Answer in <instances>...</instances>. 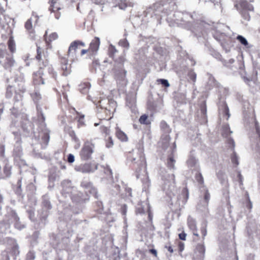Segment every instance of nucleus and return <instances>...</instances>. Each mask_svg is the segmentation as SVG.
I'll return each instance as SVG.
<instances>
[{
  "label": "nucleus",
  "instance_id": "nucleus-38",
  "mask_svg": "<svg viewBox=\"0 0 260 260\" xmlns=\"http://www.w3.org/2000/svg\"><path fill=\"white\" fill-rule=\"evenodd\" d=\"M177 101L181 104H186L187 99L186 98V94L185 93H181L177 97Z\"/></svg>",
  "mask_w": 260,
  "mask_h": 260
},
{
  "label": "nucleus",
  "instance_id": "nucleus-53",
  "mask_svg": "<svg viewBox=\"0 0 260 260\" xmlns=\"http://www.w3.org/2000/svg\"><path fill=\"white\" fill-rule=\"evenodd\" d=\"M210 199V194L208 189H206L204 193V199L207 205H208Z\"/></svg>",
  "mask_w": 260,
  "mask_h": 260
},
{
  "label": "nucleus",
  "instance_id": "nucleus-3",
  "mask_svg": "<svg viewBox=\"0 0 260 260\" xmlns=\"http://www.w3.org/2000/svg\"><path fill=\"white\" fill-rule=\"evenodd\" d=\"M52 208L48 196L46 194L42 197V209L39 212V222H37L34 224L36 229H40L44 228L47 223V219L50 212V210Z\"/></svg>",
  "mask_w": 260,
  "mask_h": 260
},
{
  "label": "nucleus",
  "instance_id": "nucleus-12",
  "mask_svg": "<svg viewBox=\"0 0 260 260\" xmlns=\"http://www.w3.org/2000/svg\"><path fill=\"white\" fill-rule=\"evenodd\" d=\"M99 104L100 107L102 108L108 112H110L111 114L113 115L116 107V103L115 101L106 98L101 100Z\"/></svg>",
  "mask_w": 260,
  "mask_h": 260
},
{
  "label": "nucleus",
  "instance_id": "nucleus-35",
  "mask_svg": "<svg viewBox=\"0 0 260 260\" xmlns=\"http://www.w3.org/2000/svg\"><path fill=\"white\" fill-rule=\"evenodd\" d=\"M15 193L21 198L23 199L24 197V194L22 193V190L21 188V179H19L17 183V187L15 189Z\"/></svg>",
  "mask_w": 260,
  "mask_h": 260
},
{
  "label": "nucleus",
  "instance_id": "nucleus-59",
  "mask_svg": "<svg viewBox=\"0 0 260 260\" xmlns=\"http://www.w3.org/2000/svg\"><path fill=\"white\" fill-rule=\"evenodd\" d=\"M231 161L232 163L235 165L236 166L239 164L238 159L235 152H234L231 156Z\"/></svg>",
  "mask_w": 260,
  "mask_h": 260
},
{
  "label": "nucleus",
  "instance_id": "nucleus-34",
  "mask_svg": "<svg viewBox=\"0 0 260 260\" xmlns=\"http://www.w3.org/2000/svg\"><path fill=\"white\" fill-rule=\"evenodd\" d=\"M51 238H52L54 240L53 244L56 245H58L61 241H63L64 238L62 235L60 233L57 235L52 234L51 236Z\"/></svg>",
  "mask_w": 260,
  "mask_h": 260
},
{
  "label": "nucleus",
  "instance_id": "nucleus-43",
  "mask_svg": "<svg viewBox=\"0 0 260 260\" xmlns=\"http://www.w3.org/2000/svg\"><path fill=\"white\" fill-rule=\"evenodd\" d=\"M106 146L107 148H111L114 145L113 140L111 137L108 136L107 138L105 139Z\"/></svg>",
  "mask_w": 260,
  "mask_h": 260
},
{
  "label": "nucleus",
  "instance_id": "nucleus-49",
  "mask_svg": "<svg viewBox=\"0 0 260 260\" xmlns=\"http://www.w3.org/2000/svg\"><path fill=\"white\" fill-rule=\"evenodd\" d=\"M237 40H238L241 44L245 46H247L248 44V42L246 39L242 36L238 35L237 37Z\"/></svg>",
  "mask_w": 260,
  "mask_h": 260
},
{
  "label": "nucleus",
  "instance_id": "nucleus-36",
  "mask_svg": "<svg viewBox=\"0 0 260 260\" xmlns=\"http://www.w3.org/2000/svg\"><path fill=\"white\" fill-rule=\"evenodd\" d=\"M139 121L141 124L150 125L151 124V121L148 118V116L145 114L140 116Z\"/></svg>",
  "mask_w": 260,
  "mask_h": 260
},
{
  "label": "nucleus",
  "instance_id": "nucleus-6",
  "mask_svg": "<svg viewBox=\"0 0 260 260\" xmlns=\"http://www.w3.org/2000/svg\"><path fill=\"white\" fill-rule=\"evenodd\" d=\"M175 178L174 174H167L162 178V189L168 196L174 195V191L176 190Z\"/></svg>",
  "mask_w": 260,
  "mask_h": 260
},
{
  "label": "nucleus",
  "instance_id": "nucleus-61",
  "mask_svg": "<svg viewBox=\"0 0 260 260\" xmlns=\"http://www.w3.org/2000/svg\"><path fill=\"white\" fill-rule=\"evenodd\" d=\"M8 46L10 50L12 53L14 51V42L13 40L10 39L8 41Z\"/></svg>",
  "mask_w": 260,
  "mask_h": 260
},
{
  "label": "nucleus",
  "instance_id": "nucleus-52",
  "mask_svg": "<svg viewBox=\"0 0 260 260\" xmlns=\"http://www.w3.org/2000/svg\"><path fill=\"white\" fill-rule=\"evenodd\" d=\"M119 45L123 48H128L129 47V43L125 39L120 40Z\"/></svg>",
  "mask_w": 260,
  "mask_h": 260
},
{
  "label": "nucleus",
  "instance_id": "nucleus-46",
  "mask_svg": "<svg viewBox=\"0 0 260 260\" xmlns=\"http://www.w3.org/2000/svg\"><path fill=\"white\" fill-rule=\"evenodd\" d=\"M187 75L189 79L193 82H196L197 75L193 70H190L188 72Z\"/></svg>",
  "mask_w": 260,
  "mask_h": 260
},
{
  "label": "nucleus",
  "instance_id": "nucleus-41",
  "mask_svg": "<svg viewBox=\"0 0 260 260\" xmlns=\"http://www.w3.org/2000/svg\"><path fill=\"white\" fill-rule=\"evenodd\" d=\"M222 111L223 115L224 116H226L227 117L226 120H228L229 117H230V114L229 107L226 104H224V105L223 106Z\"/></svg>",
  "mask_w": 260,
  "mask_h": 260
},
{
  "label": "nucleus",
  "instance_id": "nucleus-7",
  "mask_svg": "<svg viewBox=\"0 0 260 260\" xmlns=\"http://www.w3.org/2000/svg\"><path fill=\"white\" fill-rule=\"evenodd\" d=\"M5 216L9 226L11 224L14 223L15 228L18 230H20L25 228V225L21 223L16 211L11 208L7 209V214Z\"/></svg>",
  "mask_w": 260,
  "mask_h": 260
},
{
  "label": "nucleus",
  "instance_id": "nucleus-5",
  "mask_svg": "<svg viewBox=\"0 0 260 260\" xmlns=\"http://www.w3.org/2000/svg\"><path fill=\"white\" fill-rule=\"evenodd\" d=\"M66 193L69 194L72 201L76 203L82 204L89 200V195L77 191L71 181L66 180Z\"/></svg>",
  "mask_w": 260,
  "mask_h": 260
},
{
  "label": "nucleus",
  "instance_id": "nucleus-45",
  "mask_svg": "<svg viewBox=\"0 0 260 260\" xmlns=\"http://www.w3.org/2000/svg\"><path fill=\"white\" fill-rule=\"evenodd\" d=\"M31 97L35 103H37L41 99V94L37 91L31 94Z\"/></svg>",
  "mask_w": 260,
  "mask_h": 260
},
{
  "label": "nucleus",
  "instance_id": "nucleus-40",
  "mask_svg": "<svg viewBox=\"0 0 260 260\" xmlns=\"http://www.w3.org/2000/svg\"><path fill=\"white\" fill-rule=\"evenodd\" d=\"M103 168L104 173L105 174L106 178H112L113 173L111 169L108 166L104 167Z\"/></svg>",
  "mask_w": 260,
  "mask_h": 260
},
{
  "label": "nucleus",
  "instance_id": "nucleus-39",
  "mask_svg": "<svg viewBox=\"0 0 260 260\" xmlns=\"http://www.w3.org/2000/svg\"><path fill=\"white\" fill-rule=\"evenodd\" d=\"M80 90L82 92H85L87 91L90 87V84L89 82H84L83 83H82L80 85Z\"/></svg>",
  "mask_w": 260,
  "mask_h": 260
},
{
  "label": "nucleus",
  "instance_id": "nucleus-4",
  "mask_svg": "<svg viewBox=\"0 0 260 260\" xmlns=\"http://www.w3.org/2000/svg\"><path fill=\"white\" fill-rule=\"evenodd\" d=\"M253 0H235L234 1V7L238 11L242 17L246 21H249L250 16L249 12L254 11V7L251 4Z\"/></svg>",
  "mask_w": 260,
  "mask_h": 260
},
{
  "label": "nucleus",
  "instance_id": "nucleus-50",
  "mask_svg": "<svg viewBox=\"0 0 260 260\" xmlns=\"http://www.w3.org/2000/svg\"><path fill=\"white\" fill-rule=\"evenodd\" d=\"M157 82L159 84L160 83L162 85L165 87H168L170 86V84L168 81L166 79H158L156 80Z\"/></svg>",
  "mask_w": 260,
  "mask_h": 260
},
{
  "label": "nucleus",
  "instance_id": "nucleus-18",
  "mask_svg": "<svg viewBox=\"0 0 260 260\" xmlns=\"http://www.w3.org/2000/svg\"><path fill=\"white\" fill-rule=\"evenodd\" d=\"M32 123L27 119H24L21 122V128L23 130V135L29 136L32 129Z\"/></svg>",
  "mask_w": 260,
  "mask_h": 260
},
{
  "label": "nucleus",
  "instance_id": "nucleus-57",
  "mask_svg": "<svg viewBox=\"0 0 260 260\" xmlns=\"http://www.w3.org/2000/svg\"><path fill=\"white\" fill-rule=\"evenodd\" d=\"M100 129L102 134H105L106 136H109L110 134V129L108 127L105 126H102L100 127Z\"/></svg>",
  "mask_w": 260,
  "mask_h": 260
},
{
  "label": "nucleus",
  "instance_id": "nucleus-29",
  "mask_svg": "<svg viewBox=\"0 0 260 260\" xmlns=\"http://www.w3.org/2000/svg\"><path fill=\"white\" fill-rule=\"evenodd\" d=\"M160 128L162 132V135H169L171 132V129L169 125L165 121H161L160 123Z\"/></svg>",
  "mask_w": 260,
  "mask_h": 260
},
{
  "label": "nucleus",
  "instance_id": "nucleus-25",
  "mask_svg": "<svg viewBox=\"0 0 260 260\" xmlns=\"http://www.w3.org/2000/svg\"><path fill=\"white\" fill-rule=\"evenodd\" d=\"M21 143V141L20 140H17L14 145V148L13 150V155L19 158H21L23 154Z\"/></svg>",
  "mask_w": 260,
  "mask_h": 260
},
{
  "label": "nucleus",
  "instance_id": "nucleus-11",
  "mask_svg": "<svg viewBox=\"0 0 260 260\" xmlns=\"http://www.w3.org/2000/svg\"><path fill=\"white\" fill-rule=\"evenodd\" d=\"M94 147V144L88 141L86 142L80 151L79 155L81 159L84 161L91 159Z\"/></svg>",
  "mask_w": 260,
  "mask_h": 260
},
{
  "label": "nucleus",
  "instance_id": "nucleus-33",
  "mask_svg": "<svg viewBox=\"0 0 260 260\" xmlns=\"http://www.w3.org/2000/svg\"><path fill=\"white\" fill-rule=\"evenodd\" d=\"M232 133V132L231 131L229 124H225L222 126L221 134L223 137H229Z\"/></svg>",
  "mask_w": 260,
  "mask_h": 260
},
{
  "label": "nucleus",
  "instance_id": "nucleus-19",
  "mask_svg": "<svg viewBox=\"0 0 260 260\" xmlns=\"http://www.w3.org/2000/svg\"><path fill=\"white\" fill-rule=\"evenodd\" d=\"M113 115L111 114L110 112H108L107 111L100 107L99 106L98 107L97 117L100 120H109L113 117Z\"/></svg>",
  "mask_w": 260,
  "mask_h": 260
},
{
  "label": "nucleus",
  "instance_id": "nucleus-55",
  "mask_svg": "<svg viewBox=\"0 0 260 260\" xmlns=\"http://www.w3.org/2000/svg\"><path fill=\"white\" fill-rule=\"evenodd\" d=\"M27 213L28 215L29 218L34 221L35 220V211L33 209H30L27 210Z\"/></svg>",
  "mask_w": 260,
  "mask_h": 260
},
{
  "label": "nucleus",
  "instance_id": "nucleus-28",
  "mask_svg": "<svg viewBox=\"0 0 260 260\" xmlns=\"http://www.w3.org/2000/svg\"><path fill=\"white\" fill-rule=\"evenodd\" d=\"M115 135L116 137L121 142H127L128 141V137L127 135L121 130V129L116 127L115 128Z\"/></svg>",
  "mask_w": 260,
  "mask_h": 260
},
{
  "label": "nucleus",
  "instance_id": "nucleus-56",
  "mask_svg": "<svg viewBox=\"0 0 260 260\" xmlns=\"http://www.w3.org/2000/svg\"><path fill=\"white\" fill-rule=\"evenodd\" d=\"M25 28L29 32H31V30H32V23L30 19L27 20V21L25 22Z\"/></svg>",
  "mask_w": 260,
  "mask_h": 260
},
{
  "label": "nucleus",
  "instance_id": "nucleus-64",
  "mask_svg": "<svg viewBox=\"0 0 260 260\" xmlns=\"http://www.w3.org/2000/svg\"><path fill=\"white\" fill-rule=\"evenodd\" d=\"M254 126L256 134H260V126L257 121L254 122Z\"/></svg>",
  "mask_w": 260,
  "mask_h": 260
},
{
  "label": "nucleus",
  "instance_id": "nucleus-10",
  "mask_svg": "<svg viewBox=\"0 0 260 260\" xmlns=\"http://www.w3.org/2000/svg\"><path fill=\"white\" fill-rule=\"evenodd\" d=\"M85 46V43L80 40H75L72 42L70 44L68 50V59L72 62L77 59V49Z\"/></svg>",
  "mask_w": 260,
  "mask_h": 260
},
{
  "label": "nucleus",
  "instance_id": "nucleus-63",
  "mask_svg": "<svg viewBox=\"0 0 260 260\" xmlns=\"http://www.w3.org/2000/svg\"><path fill=\"white\" fill-rule=\"evenodd\" d=\"M136 214H143L145 213L144 208L142 207H139L136 210Z\"/></svg>",
  "mask_w": 260,
  "mask_h": 260
},
{
  "label": "nucleus",
  "instance_id": "nucleus-54",
  "mask_svg": "<svg viewBox=\"0 0 260 260\" xmlns=\"http://www.w3.org/2000/svg\"><path fill=\"white\" fill-rule=\"evenodd\" d=\"M197 251L201 254H204L205 251V246L202 244H199L196 247Z\"/></svg>",
  "mask_w": 260,
  "mask_h": 260
},
{
  "label": "nucleus",
  "instance_id": "nucleus-9",
  "mask_svg": "<svg viewBox=\"0 0 260 260\" xmlns=\"http://www.w3.org/2000/svg\"><path fill=\"white\" fill-rule=\"evenodd\" d=\"M15 63L12 54L8 53L6 50L0 49V63L5 69L10 71Z\"/></svg>",
  "mask_w": 260,
  "mask_h": 260
},
{
  "label": "nucleus",
  "instance_id": "nucleus-42",
  "mask_svg": "<svg viewBox=\"0 0 260 260\" xmlns=\"http://www.w3.org/2000/svg\"><path fill=\"white\" fill-rule=\"evenodd\" d=\"M11 166L8 164H6L4 168V173L6 175V177H9L11 174Z\"/></svg>",
  "mask_w": 260,
  "mask_h": 260
},
{
  "label": "nucleus",
  "instance_id": "nucleus-62",
  "mask_svg": "<svg viewBox=\"0 0 260 260\" xmlns=\"http://www.w3.org/2000/svg\"><path fill=\"white\" fill-rule=\"evenodd\" d=\"M165 248H166L170 253H173L174 252L173 248L170 242L168 243L165 246Z\"/></svg>",
  "mask_w": 260,
  "mask_h": 260
},
{
  "label": "nucleus",
  "instance_id": "nucleus-13",
  "mask_svg": "<svg viewBox=\"0 0 260 260\" xmlns=\"http://www.w3.org/2000/svg\"><path fill=\"white\" fill-rule=\"evenodd\" d=\"M117 52H118V50L114 46L110 45L109 46L108 50V54L109 56L112 58L115 63L121 64L123 67L126 60L125 58V55H121L118 57H116L115 54Z\"/></svg>",
  "mask_w": 260,
  "mask_h": 260
},
{
  "label": "nucleus",
  "instance_id": "nucleus-16",
  "mask_svg": "<svg viewBox=\"0 0 260 260\" xmlns=\"http://www.w3.org/2000/svg\"><path fill=\"white\" fill-rule=\"evenodd\" d=\"M126 71L123 69L115 70L114 78L118 84L126 85L127 80L126 79Z\"/></svg>",
  "mask_w": 260,
  "mask_h": 260
},
{
  "label": "nucleus",
  "instance_id": "nucleus-8",
  "mask_svg": "<svg viewBox=\"0 0 260 260\" xmlns=\"http://www.w3.org/2000/svg\"><path fill=\"white\" fill-rule=\"evenodd\" d=\"M69 111V115L66 117L69 123H72L76 120L78 122V127L84 125V115L76 110V109L72 107H69L68 108Z\"/></svg>",
  "mask_w": 260,
  "mask_h": 260
},
{
  "label": "nucleus",
  "instance_id": "nucleus-26",
  "mask_svg": "<svg viewBox=\"0 0 260 260\" xmlns=\"http://www.w3.org/2000/svg\"><path fill=\"white\" fill-rule=\"evenodd\" d=\"M189 198V191L187 187H184L181 191V193L178 198V201H181L183 205L186 204Z\"/></svg>",
  "mask_w": 260,
  "mask_h": 260
},
{
  "label": "nucleus",
  "instance_id": "nucleus-60",
  "mask_svg": "<svg viewBox=\"0 0 260 260\" xmlns=\"http://www.w3.org/2000/svg\"><path fill=\"white\" fill-rule=\"evenodd\" d=\"M178 251L180 254L182 253V252L184 249V243L181 241H178L177 243Z\"/></svg>",
  "mask_w": 260,
  "mask_h": 260
},
{
  "label": "nucleus",
  "instance_id": "nucleus-23",
  "mask_svg": "<svg viewBox=\"0 0 260 260\" xmlns=\"http://www.w3.org/2000/svg\"><path fill=\"white\" fill-rule=\"evenodd\" d=\"M100 45V40L98 37H95L90 42L89 49L92 54L96 53L99 50Z\"/></svg>",
  "mask_w": 260,
  "mask_h": 260
},
{
  "label": "nucleus",
  "instance_id": "nucleus-22",
  "mask_svg": "<svg viewBox=\"0 0 260 260\" xmlns=\"http://www.w3.org/2000/svg\"><path fill=\"white\" fill-rule=\"evenodd\" d=\"M15 84L13 86L15 88V90L20 92L22 93H24L25 90V87L24 85V82L21 78H15L14 79Z\"/></svg>",
  "mask_w": 260,
  "mask_h": 260
},
{
  "label": "nucleus",
  "instance_id": "nucleus-31",
  "mask_svg": "<svg viewBox=\"0 0 260 260\" xmlns=\"http://www.w3.org/2000/svg\"><path fill=\"white\" fill-rule=\"evenodd\" d=\"M51 2V4L49 8V10L52 12H55L54 8H56L57 11H59L61 9L60 7V0H50L49 2Z\"/></svg>",
  "mask_w": 260,
  "mask_h": 260
},
{
  "label": "nucleus",
  "instance_id": "nucleus-48",
  "mask_svg": "<svg viewBox=\"0 0 260 260\" xmlns=\"http://www.w3.org/2000/svg\"><path fill=\"white\" fill-rule=\"evenodd\" d=\"M36 257L35 252L30 250L26 254L25 260H34Z\"/></svg>",
  "mask_w": 260,
  "mask_h": 260
},
{
  "label": "nucleus",
  "instance_id": "nucleus-47",
  "mask_svg": "<svg viewBox=\"0 0 260 260\" xmlns=\"http://www.w3.org/2000/svg\"><path fill=\"white\" fill-rule=\"evenodd\" d=\"M12 253L14 255L17 256L19 254V246L17 244H15L12 248Z\"/></svg>",
  "mask_w": 260,
  "mask_h": 260
},
{
  "label": "nucleus",
  "instance_id": "nucleus-44",
  "mask_svg": "<svg viewBox=\"0 0 260 260\" xmlns=\"http://www.w3.org/2000/svg\"><path fill=\"white\" fill-rule=\"evenodd\" d=\"M195 179L200 184H204V178L201 173L199 172L196 174Z\"/></svg>",
  "mask_w": 260,
  "mask_h": 260
},
{
  "label": "nucleus",
  "instance_id": "nucleus-58",
  "mask_svg": "<svg viewBox=\"0 0 260 260\" xmlns=\"http://www.w3.org/2000/svg\"><path fill=\"white\" fill-rule=\"evenodd\" d=\"M200 230L202 235L203 240H204L205 237H206L207 234V226L205 225L204 226H202Z\"/></svg>",
  "mask_w": 260,
  "mask_h": 260
},
{
  "label": "nucleus",
  "instance_id": "nucleus-15",
  "mask_svg": "<svg viewBox=\"0 0 260 260\" xmlns=\"http://www.w3.org/2000/svg\"><path fill=\"white\" fill-rule=\"evenodd\" d=\"M187 225L189 230L192 232L193 235L196 237V238H193V240H198L200 237L198 233L196 220L191 216H188L187 219Z\"/></svg>",
  "mask_w": 260,
  "mask_h": 260
},
{
  "label": "nucleus",
  "instance_id": "nucleus-24",
  "mask_svg": "<svg viewBox=\"0 0 260 260\" xmlns=\"http://www.w3.org/2000/svg\"><path fill=\"white\" fill-rule=\"evenodd\" d=\"M176 146L174 143L173 146L171 147V154L169 156L167 159V167L170 169H174L175 168V160L174 159V153L175 151Z\"/></svg>",
  "mask_w": 260,
  "mask_h": 260
},
{
  "label": "nucleus",
  "instance_id": "nucleus-14",
  "mask_svg": "<svg viewBox=\"0 0 260 260\" xmlns=\"http://www.w3.org/2000/svg\"><path fill=\"white\" fill-rule=\"evenodd\" d=\"M97 168L98 164L90 162L81 164L78 166H76L75 170L77 171L82 173H89L96 170Z\"/></svg>",
  "mask_w": 260,
  "mask_h": 260
},
{
  "label": "nucleus",
  "instance_id": "nucleus-32",
  "mask_svg": "<svg viewBox=\"0 0 260 260\" xmlns=\"http://www.w3.org/2000/svg\"><path fill=\"white\" fill-rule=\"evenodd\" d=\"M22 106L20 105H17L16 103L14 104L13 107L11 109V113L14 117H18L20 114L21 113V109Z\"/></svg>",
  "mask_w": 260,
  "mask_h": 260
},
{
  "label": "nucleus",
  "instance_id": "nucleus-51",
  "mask_svg": "<svg viewBox=\"0 0 260 260\" xmlns=\"http://www.w3.org/2000/svg\"><path fill=\"white\" fill-rule=\"evenodd\" d=\"M13 86L9 85L7 88L6 96L7 98H11L13 95V90L12 87Z\"/></svg>",
  "mask_w": 260,
  "mask_h": 260
},
{
  "label": "nucleus",
  "instance_id": "nucleus-27",
  "mask_svg": "<svg viewBox=\"0 0 260 260\" xmlns=\"http://www.w3.org/2000/svg\"><path fill=\"white\" fill-rule=\"evenodd\" d=\"M170 140L171 137L169 135H161L160 144L162 149L166 150L168 148Z\"/></svg>",
  "mask_w": 260,
  "mask_h": 260
},
{
  "label": "nucleus",
  "instance_id": "nucleus-1",
  "mask_svg": "<svg viewBox=\"0 0 260 260\" xmlns=\"http://www.w3.org/2000/svg\"><path fill=\"white\" fill-rule=\"evenodd\" d=\"M38 114V128L34 132L31 145L32 147V155L37 158H42L44 154L42 150L46 148L50 140V130L47 127L45 122V117L42 108L36 106Z\"/></svg>",
  "mask_w": 260,
  "mask_h": 260
},
{
  "label": "nucleus",
  "instance_id": "nucleus-21",
  "mask_svg": "<svg viewBox=\"0 0 260 260\" xmlns=\"http://www.w3.org/2000/svg\"><path fill=\"white\" fill-rule=\"evenodd\" d=\"M54 157L56 160L57 164L59 166L60 168L61 169H64L65 152L63 151L62 153L59 152H55Z\"/></svg>",
  "mask_w": 260,
  "mask_h": 260
},
{
  "label": "nucleus",
  "instance_id": "nucleus-17",
  "mask_svg": "<svg viewBox=\"0 0 260 260\" xmlns=\"http://www.w3.org/2000/svg\"><path fill=\"white\" fill-rule=\"evenodd\" d=\"M49 62L47 60H45V61H42V62L40 63V69L39 70L34 74V79L35 82V84H39V82H37V80L39 79H40L41 81V83L42 84H44V79L42 78V75H43V71L42 70L43 67H47L48 66Z\"/></svg>",
  "mask_w": 260,
  "mask_h": 260
},
{
  "label": "nucleus",
  "instance_id": "nucleus-37",
  "mask_svg": "<svg viewBox=\"0 0 260 260\" xmlns=\"http://www.w3.org/2000/svg\"><path fill=\"white\" fill-rule=\"evenodd\" d=\"M15 93L16 95L14 96V103H16L17 105L22 106V105L21 102L22 99V95L21 94L22 93H19V92L17 91V90H15Z\"/></svg>",
  "mask_w": 260,
  "mask_h": 260
},
{
  "label": "nucleus",
  "instance_id": "nucleus-20",
  "mask_svg": "<svg viewBox=\"0 0 260 260\" xmlns=\"http://www.w3.org/2000/svg\"><path fill=\"white\" fill-rule=\"evenodd\" d=\"M81 186L85 189L86 193L88 192L90 194H96V189L90 182L83 181L81 183Z\"/></svg>",
  "mask_w": 260,
  "mask_h": 260
},
{
  "label": "nucleus",
  "instance_id": "nucleus-30",
  "mask_svg": "<svg viewBox=\"0 0 260 260\" xmlns=\"http://www.w3.org/2000/svg\"><path fill=\"white\" fill-rule=\"evenodd\" d=\"M59 176L56 173V172L54 170H51L49 172V174L48 175V180L49 182V185H51V183H52V186L53 185V182L57 179H58Z\"/></svg>",
  "mask_w": 260,
  "mask_h": 260
},
{
  "label": "nucleus",
  "instance_id": "nucleus-2",
  "mask_svg": "<svg viewBox=\"0 0 260 260\" xmlns=\"http://www.w3.org/2000/svg\"><path fill=\"white\" fill-rule=\"evenodd\" d=\"M126 162L135 171L137 178H139L142 170H146V161L145 155L140 150H132L125 154Z\"/></svg>",
  "mask_w": 260,
  "mask_h": 260
}]
</instances>
